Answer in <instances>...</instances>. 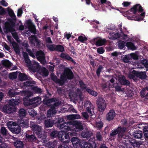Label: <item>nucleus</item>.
<instances>
[{
    "label": "nucleus",
    "instance_id": "63",
    "mask_svg": "<svg viewBox=\"0 0 148 148\" xmlns=\"http://www.w3.org/2000/svg\"><path fill=\"white\" fill-rule=\"evenodd\" d=\"M138 127L140 129L143 130V132L145 131V130H146L145 128H148V125H146L144 124H139L138 126Z\"/></svg>",
    "mask_w": 148,
    "mask_h": 148
},
{
    "label": "nucleus",
    "instance_id": "13",
    "mask_svg": "<svg viewBox=\"0 0 148 148\" xmlns=\"http://www.w3.org/2000/svg\"><path fill=\"white\" fill-rule=\"evenodd\" d=\"M25 139L29 142H36L37 139L35 134L32 131H27L26 133Z\"/></svg>",
    "mask_w": 148,
    "mask_h": 148
},
{
    "label": "nucleus",
    "instance_id": "57",
    "mask_svg": "<svg viewBox=\"0 0 148 148\" xmlns=\"http://www.w3.org/2000/svg\"><path fill=\"white\" fill-rule=\"evenodd\" d=\"M56 45L53 44L47 45V47L51 51H56Z\"/></svg>",
    "mask_w": 148,
    "mask_h": 148
},
{
    "label": "nucleus",
    "instance_id": "14",
    "mask_svg": "<svg viewBox=\"0 0 148 148\" xmlns=\"http://www.w3.org/2000/svg\"><path fill=\"white\" fill-rule=\"evenodd\" d=\"M81 148H96L97 147V144L95 142H90L82 141L80 145Z\"/></svg>",
    "mask_w": 148,
    "mask_h": 148
},
{
    "label": "nucleus",
    "instance_id": "48",
    "mask_svg": "<svg viewBox=\"0 0 148 148\" xmlns=\"http://www.w3.org/2000/svg\"><path fill=\"white\" fill-rule=\"evenodd\" d=\"M127 18L128 19L131 20H134L137 21H140L143 20V19L141 18L140 17H137V16H127Z\"/></svg>",
    "mask_w": 148,
    "mask_h": 148
},
{
    "label": "nucleus",
    "instance_id": "4",
    "mask_svg": "<svg viewBox=\"0 0 148 148\" xmlns=\"http://www.w3.org/2000/svg\"><path fill=\"white\" fill-rule=\"evenodd\" d=\"M36 84L34 81L29 80L24 82L23 84H21V87L24 89L29 90L31 89L33 91L36 93H40L42 92V90L40 88L36 86H34L33 85Z\"/></svg>",
    "mask_w": 148,
    "mask_h": 148
},
{
    "label": "nucleus",
    "instance_id": "36",
    "mask_svg": "<svg viewBox=\"0 0 148 148\" xmlns=\"http://www.w3.org/2000/svg\"><path fill=\"white\" fill-rule=\"evenodd\" d=\"M1 63L3 66L8 67H10L12 65V64L8 60H2L1 61Z\"/></svg>",
    "mask_w": 148,
    "mask_h": 148
},
{
    "label": "nucleus",
    "instance_id": "58",
    "mask_svg": "<svg viewBox=\"0 0 148 148\" xmlns=\"http://www.w3.org/2000/svg\"><path fill=\"white\" fill-rule=\"evenodd\" d=\"M26 51L28 53L29 55L33 58H35V56L34 53L29 49L26 48Z\"/></svg>",
    "mask_w": 148,
    "mask_h": 148
},
{
    "label": "nucleus",
    "instance_id": "49",
    "mask_svg": "<svg viewBox=\"0 0 148 148\" xmlns=\"http://www.w3.org/2000/svg\"><path fill=\"white\" fill-rule=\"evenodd\" d=\"M103 69V67L101 65H99L96 71V73L97 75L99 77L100 75L101 72Z\"/></svg>",
    "mask_w": 148,
    "mask_h": 148
},
{
    "label": "nucleus",
    "instance_id": "40",
    "mask_svg": "<svg viewBox=\"0 0 148 148\" xmlns=\"http://www.w3.org/2000/svg\"><path fill=\"white\" fill-rule=\"evenodd\" d=\"M86 91L88 92L90 95L96 97L98 95V93L96 92L90 88L86 89Z\"/></svg>",
    "mask_w": 148,
    "mask_h": 148
},
{
    "label": "nucleus",
    "instance_id": "39",
    "mask_svg": "<svg viewBox=\"0 0 148 148\" xmlns=\"http://www.w3.org/2000/svg\"><path fill=\"white\" fill-rule=\"evenodd\" d=\"M0 132L3 136H6L8 134L7 130L4 127H1Z\"/></svg>",
    "mask_w": 148,
    "mask_h": 148
},
{
    "label": "nucleus",
    "instance_id": "10",
    "mask_svg": "<svg viewBox=\"0 0 148 148\" xmlns=\"http://www.w3.org/2000/svg\"><path fill=\"white\" fill-rule=\"evenodd\" d=\"M56 125L57 127L61 130H63V129H67L70 127L68 125V122L65 123L64 121V119L63 118L59 117L56 120Z\"/></svg>",
    "mask_w": 148,
    "mask_h": 148
},
{
    "label": "nucleus",
    "instance_id": "32",
    "mask_svg": "<svg viewBox=\"0 0 148 148\" xmlns=\"http://www.w3.org/2000/svg\"><path fill=\"white\" fill-rule=\"evenodd\" d=\"M14 50L16 53H19L20 52L19 46L14 41L12 43Z\"/></svg>",
    "mask_w": 148,
    "mask_h": 148
},
{
    "label": "nucleus",
    "instance_id": "62",
    "mask_svg": "<svg viewBox=\"0 0 148 148\" xmlns=\"http://www.w3.org/2000/svg\"><path fill=\"white\" fill-rule=\"evenodd\" d=\"M68 143H63L59 145L58 148H69V147L67 144Z\"/></svg>",
    "mask_w": 148,
    "mask_h": 148
},
{
    "label": "nucleus",
    "instance_id": "35",
    "mask_svg": "<svg viewBox=\"0 0 148 148\" xmlns=\"http://www.w3.org/2000/svg\"><path fill=\"white\" fill-rule=\"evenodd\" d=\"M4 139L0 134V148H9L8 145L5 143H3Z\"/></svg>",
    "mask_w": 148,
    "mask_h": 148
},
{
    "label": "nucleus",
    "instance_id": "45",
    "mask_svg": "<svg viewBox=\"0 0 148 148\" xmlns=\"http://www.w3.org/2000/svg\"><path fill=\"white\" fill-rule=\"evenodd\" d=\"M123 62L125 63H128L130 62V55H126L123 57H122Z\"/></svg>",
    "mask_w": 148,
    "mask_h": 148
},
{
    "label": "nucleus",
    "instance_id": "18",
    "mask_svg": "<svg viewBox=\"0 0 148 148\" xmlns=\"http://www.w3.org/2000/svg\"><path fill=\"white\" fill-rule=\"evenodd\" d=\"M32 105L34 107H36L40 104L41 102V98L38 96L31 99Z\"/></svg>",
    "mask_w": 148,
    "mask_h": 148
},
{
    "label": "nucleus",
    "instance_id": "43",
    "mask_svg": "<svg viewBox=\"0 0 148 148\" xmlns=\"http://www.w3.org/2000/svg\"><path fill=\"white\" fill-rule=\"evenodd\" d=\"M56 51L58 52H63L64 51V47L61 45H56Z\"/></svg>",
    "mask_w": 148,
    "mask_h": 148
},
{
    "label": "nucleus",
    "instance_id": "17",
    "mask_svg": "<svg viewBox=\"0 0 148 148\" xmlns=\"http://www.w3.org/2000/svg\"><path fill=\"white\" fill-rule=\"evenodd\" d=\"M51 79L56 83L59 84L60 86H62L64 85L62 80L61 79V75L60 76V79H59L54 73L51 74Z\"/></svg>",
    "mask_w": 148,
    "mask_h": 148
},
{
    "label": "nucleus",
    "instance_id": "1",
    "mask_svg": "<svg viewBox=\"0 0 148 148\" xmlns=\"http://www.w3.org/2000/svg\"><path fill=\"white\" fill-rule=\"evenodd\" d=\"M8 12L11 18L8 19V21L4 24V29L5 30V33L14 32L15 31L14 27L15 26L16 21V17L13 10L11 9L8 10Z\"/></svg>",
    "mask_w": 148,
    "mask_h": 148
},
{
    "label": "nucleus",
    "instance_id": "37",
    "mask_svg": "<svg viewBox=\"0 0 148 148\" xmlns=\"http://www.w3.org/2000/svg\"><path fill=\"white\" fill-rule=\"evenodd\" d=\"M126 46L129 49L134 50L136 49V48L134 44L131 42H128L126 43Z\"/></svg>",
    "mask_w": 148,
    "mask_h": 148
},
{
    "label": "nucleus",
    "instance_id": "15",
    "mask_svg": "<svg viewBox=\"0 0 148 148\" xmlns=\"http://www.w3.org/2000/svg\"><path fill=\"white\" fill-rule=\"evenodd\" d=\"M69 124H73L74 125L76 128V130L73 129L71 128V129L75 130V133H76V131H81L83 130V127L82 123L80 122H79L78 121H74L73 122H70Z\"/></svg>",
    "mask_w": 148,
    "mask_h": 148
},
{
    "label": "nucleus",
    "instance_id": "30",
    "mask_svg": "<svg viewBox=\"0 0 148 148\" xmlns=\"http://www.w3.org/2000/svg\"><path fill=\"white\" fill-rule=\"evenodd\" d=\"M92 134L91 131H83L81 134V136L83 138L88 139L90 138Z\"/></svg>",
    "mask_w": 148,
    "mask_h": 148
},
{
    "label": "nucleus",
    "instance_id": "27",
    "mask_svg": "<svg viewBox=\"0 0 148 148\" xmlns=\"http://www.w3.org/2000/svg\"><path fill=\"white\" fill-rule=\"evenodd\" d=\"M135 75H137V77H139L141 79H145L147 77L146 75V71L143 72H138L137 71V73H136Z\"/></svg>",
    "mask_w": 148,
    "mask_h": 148
},
{
    "label": "nucleus",
    "instance_id": "29",
    "mask_svg": "<svg viewBox=\"0 0 148 148\" xmlns=\"http://www.w3.org/2000/svg\"><path fill=\"white\" fill-rule=\"evenodd\" d=\"M134 138L136 139H141L143 137V134L142 131L140 130L135 131L133 133Z\"/></svg>",
    "mask_w": 148,
    "mask_h": 148
},
{
    "label": "nucleus",
    "instance_id": "16",
    "mask_svg": "<svg viewBox=\"0 0 148 148\" xmlns=\"http://www.w3.org/2000/svg\"><path fill=\"white\" fill-rule=\"evenodd\" d=\"M71 141L74 147L77 148L79 146L80 147L81 142L79 138L77 137L72 138L71 139Z\"/></svg>",
    "mask_w": 148,
    "mask_h": 148
},
{
    "label": "nucleus",
    "instance_id": "8",
    "mask_svg": "<svg viewBox=\"0 0 148 148\" xmlns=\"http://www.w3.org/2000/svg\"><path fill=\"white\" fill-rule=\"evenodd\" d=\"M74 77V75L72 71L69 68L64 69L63 74L61 75V78L64 84L67 79H71Z\"/></svg>",
    "mask_w": 148,
    "mask_h": 148
},
{
    "label": "nucleus",
    "instance_id": "19",
    "mask_svg": "<svg viewBox=\"0 0 148 148\" xmlns=\"http://www.w3.org/2000/svg\"><path fill=\"white\" fill-rule=\"evenodd\" d=\"M116 115V113L114 110H110L109 112L107 114L106 119L109 121H110L113 119Z\"/></svg>",
    "mask_w": 148,
    "mask_h": 148
},
{
    "label": "nucleus",
    "instance_id": "41",
    "mask_svg": "<svg viewBox=\"0 0 148 148\" xmlns=\"http://www.w3.org/2000/svg\"><path fill=\"white\" fill-rule=\"evenodd\" d=\"M19 79L21 81H23L27 80L28 79L27 76L25 73H20L18 75Z\"/></svg>",
    "mask_w": 148,
    "mask_h": 148
},
{
    "label": "nucleus",
    "instance_id": "28",
    "mask_svg": "<svg viewBox=\"0 0 148 148\" xmlns=\"http://www.w3.org/2000/svg\"><path fill=\"white\" fill-rule=\"evenodd\" d=\"M10 130L13 134H17L21 132V128L19 125H17L16 127H10Z\"/></svg>",
    "mask_w": 148,
    "mask_h": 148
},
{
    "label": "nucleus",
    "instance_id": "7",
    "mask_svg": "<svg viewBox=\"0 0 148 148\" xmlns=\"http://www.w3.org/2000/svg\"><path fill=\"white\" fill-rule=\"evenodd\" d=\"M30 126L32 130L33 131L34 133V132L39 137H42V139L46 138V136H43V135L42 134L41 126L38 125L36 122H30Z\"/></svg>",
    "mask_w": 148,
    "mask_h": 148
},
{
    "label": "nucleus",
    "instance_id": "3",
    "mask_svg": "<svg viewBox=\"0 0 148 148\" xmlns=\"http://www.w3.org/2000/svg\"><path fill=\"white\" fill-rule=\"evenodd\" d=\"M20 102L19 98L17 99L15 98L12 99L8 102V104L4 105L0 107V109L2 112L6 114H10L14 110L12 107L18 105Z\"/></svg>",
    "mask_w": 148,
    "mask_h": 148
},
{
    "label": "nucleus",
    "instance_id": "38",
    "mask_svg": "<svg viewBox=\"0 0 148 148\" xmlns=\"http://www.w3.org/2000/svg\"><path fill=\"white\" fill-rule=\"evenodd\" d=\"M56 100H57V99L56 98H53L50 99L46 100V102L44 103L47 106H51V103L55 101Z\"/></svg>",
    "mask_w": 148,
    "mask_h": 148
},
{
    "label": "nucleus",
    "instance_id": "47",
    "mask_svg": "<svg viewBox=\"0 0 148 148\" xmlns=\"http://www.w3.org/2000/svg\"><path fill=\"white\" fill-rule=\"evenodd\" d=\"M79 83L80 85V88L82 90H84L87 89V86L86 84H84L82 80H80L79 82Z\"/></svg>",
    "mask_w": 148,
    "mask_h": 148
},
{
    "label": "nucleus",
    "instance_id": "34",
    "mask_svg": "<svg viewBox=\"0 0 148 148\" xmlns=\"http://www.w3.org/2000/svg\"><path fill=\"white\" fill-rule=\"evenodd\" d=\"M26 23L29 29L34 30L35 29V26L33 24L31 20H27Z\"/></svg>",
    "mask_w": 148,
    "mask_h": 148
},
{
    "label": "nucleus",
    "instance_id": "2",
    "mask_svg": "<svg viewBox=\"0 0 148 148\" xmlns=\"http://www.w3.org/2000/svg\"><path fill=\"white\" fill-rule=\"evenodd\" d=\"M61 136L59 134L58 138L63 143H69L70 137L76 135L75 130L71 129V127L67 129H63Z\"/></svg>",
    "mask_w": 148,
    "mask_h": 148
},
{
    "label": "nucleus",
    "instance_id": "64",
    "mask_svg": "<svg viewBox=\"0 0 148 148\" xmlns=\"http://www.w3.org/2000/svg\"><path fill=\"white\" fill-rule=\"evenodd\" d=\"M96 138L97 140L99 141H101L103 138L100 132H97L96 134Z\"/></svg>",
    "mask_w": 148,
    "mask_h": 148
},
{
    "label": "nucleus",
    "instance_id": "31",
    "mask_svg": "<svg viewBox=\"0 0 148 148\" xmlns=\"http://www.w3.org/2000/svg\"><path fill=\"white\" fill-rule=\"evenodd\" d=\"M14 146L16 148H23L24 144L22 141L19 140H17L14 143Z\"/></svg>",
    "mask_w": 148,
    "mask_h": 148
},
{
    "label": "nucleus",
    "instance_id": "25",
    "mask_svg": "<svg viewBox=\"0 0 148 148\" xmlns=\"http://www.w3.org/2000/svg\"><path fill=\"white\" fill-rule=\"evenodd\" d=\"M45 128L52 127L54 124V120L52 119H47L45 121Z\"/></svg>",
    "mask_w": 148,
    "mask_h": 148
},
{
    "label": "nucleus",
    "instance_id": "22",
    "mask_svg": "<svg viewBox=\"0 0 148 148\" xmlns=\"http://www.w3.org/2000/svg\"><path fill=\"white\" fill-rule=\"evenodd\" d=\"M60 57L62 58L71 61L74 64H76V62L67 53H62L60 55Z\"/></svg>",
    "mask_w": 148,
    "mask_h": 148
},
{
    "label": "nucleus",
    "instance_id": "59",
    "mask_svg": "<svg viewBox=\"0 0 148 148\" xmlns=\"http://www.w3.org/2000/svg\"><path fill=\"white\" fill-rule=\"evenodd\" d=\"M87 38L85 36H79L78 38V40L81 42H84V41L87 40Z\"/></svg>",
    "mask_w": 148,
    "mask_h": 148
},
{
    "label": "nucleus",
    "instance_id": "44",
    "mask_svg": "<svg viewBox=\"0 0 148 148\" xmlns=\"http://www.w3.org/2000/svg\"><path fill=\"white\" fill-rule=\"evenodd\" d=\"M19 115L20 117H23L26 115L25 110L23 108L21 109L19 111Z\"/></svg>",
    "mask_w": 148,
    "mask_h": 148
},
{
    "label": "nucleus",
    "instance_id": "51",
    "mask_svg": "<svg viewBox=\"0 0 148 148\" xmlns=\"http://www.w3.org/2000/svg\"><path fill=\"white\" fill-rule=\"evenodd\" d=\"M136 73H137V71L133 70L132 73L129 75V77L131 79H134L136 77V76L137 77V75L135 74Z\"/></svg>",
    "mask_w": 148,
    "mask_h": 148
},
{
    "label": "nucleus",
    "instance_id": "56",
    "mask_svg": "<svg viewBox=\"0 0 148 148\" xmlns=\"http://www.w3.org/2000/svg\"><path fill=\"white\" fill-rule=\"evenodd\" d=\"M103 123L102 121H100L98 122H97L96 123V127L99 129H101L103 127Z\"/></svg>",
    "mask_w": 148,
    "mask_h": 148
},
{
    "label": "nucleus",
    "instance_id": "20",
    "mask_svg": "<svg viewBox=\"0 0 148 148\" xmlns=\"http://www.w3.org/2000/svg\"><path fill=\"white\" fill-rule=\"evenodd\" d=\"M94 43L96 46H101L104 45L106 43V41L105 39H102L99 38L97 39L96 38L93 39Z\"/></svg>",
    "mask_w": 148,
    "mask_h": 148
},
{
    "label": "nucleus",
    "instance_id": "46",
    "mask_svg": "<svg viewBox=\"0 0 148 148\" xmlns=\"http://www.w3.org/2000/svg\"><path fill=\"white\" fill-rule=\"evenodd\" d=\"M8 125L9 129H10V127H16L17 125H19L17 123L13 121L9 122H8Z\"/></svg>",
    "mask_w": 148,
    "mask_h": 148
},
{
    "label": "nucleus",
    "instance_id": "54",
    "mask_svg": "<svg viewBox=\"0 0 148 148\" xmlns=\"http://www.w3.org/2000/svg\"><path fill=\"white\" fill-rule=\"evenodd\" d=\"M138 5H135L132 8H131L130 9V11L132 12L134 14H135L138 11L137 6Z\"/></svg>",
    "mask_w": 148,
    "mask_h": 148
},
{
    "label": "nucleus",
    "instance_id": "9",
    "mask_svg": "<svg viewBox=\"0 0 148 148\" xmlns=\"http://www.w3.org/2000/svg\"><path fill=\"white\" fill-rule=\"evenodd\" d=\"M84 106L86 108V109L88 113L91 118L94 119L96 117L95 113L94 112V106L92 105L90 101H88L85 102Z\"/></svg>",
    "mask_w": 148,
    "mask_h": 148
},
{
    "label": "nucleus",
    "instance_id": "33",
    "mask_svg": "<svg viewBox=\"0 0 148 148\" xmlns=\"http://www.w3.org/2000/svg\"><path fill=\"white\" fill-rule=\"evenodd\" d=\"M56 113V109L54 107L51 106L50 108L47 111V115L48 117H50L52 115Z\"/></svg>",
    "mask_w": 148,
    "mask_h": 148
},
{
    "label": "nucleus",
    "instance_id": "24",
    "mask_svg": "<svg viewBox=\"0 0 148 148\" xmlns=\"http://www.w3.org/2000/svg\"><path fill=\"white\" fill-rule=\"evenodd\" d=\"M119 81L120 84L123 85L129 86L130 84V81L127 80L123 75L119 78Z\"/></svg>",
    "mask_w": 148,
    "mask_h": 148
},
{
    "label": "nucleus",
    "instance_id": "50",
    "mask_svg": "<svg viewBox=\"0 0 148 148\" xmlns=\"http://www.w3.org/2000/svg\"><path fill=\"white\" fill-rule=\"evenodd\" d=\"M113 87L115 88V91H116L120 92L123 91L121 88V86H119L117 84H114Z\"/></svg>",
    "mask_w": 148,
    "mask_h": 148
},
{
    "label": "nucleus",
    "instance_id": "53",
    "mask_svg": "<svg viewBox=\"0 0 148 148\" xmlns=\"http://www.w3.org/2000/svg\"><path fill=\"white\" fill-rule=\"evenodd\" d=\"M9 77L11 79H14L17 77V74L15 72L10 73L9 75Z\"/></svg>",
    "mask_w": 148,
    "mask_h": 148
},
{
    "label": "nucleus",
    "instance_id": "23",
    "mask_svg": "<svg viewBox=\"0 0 148 148\" xmlns=\"http://www.w3.org/2000/svg\"><path fill=\"white\" fill-rule=\"evenodd\" d=\"M40 68V66L38 62L35 61L33 62V64L30 65L29 67V69L33 72L38 71Z\"/></svg>",
    "mask_w": 148,
    "mask_h": 148
},
{
    "label": "nucleus",
    "instance_id": "6",
    "mask_svg": "<svg viewBox=\"0 0 148 148\" xmlns=\"http://www.w3.org/2000/svg\"><path fill=\"white\" fill-rule=\"evenodd\" d=\"M21 93L23 95L25 96L23 98V104L25 106H28L32 105L31 99L29 97L32 95V93L28 90H22L21 91Z\"/></svg>",
    "mask_w": 148,
    "mask_h": 148
},
{
    "label": "nucleus",
    "instance_id": "11",
    "mask_svg": "<svg viewBox=\"0 0 148 148\" xmlns=\"http://www.w3.org/2000/svg\"><path fill=\"white\" fill-rule=\"evenodd\" d=\"M96 101L99 110L100 112H103L106 108L104 99L102 97H99Z\"/></svg>",
    "mask_w": 148,
    "mask_h": 148
},
{
    "label": "nucleus",
    "instance_id": "5",
    "mask_svg": "<svg viewBox=\"0 0 148 148\" xmlns=\"http://www.w3.org/2000/svg\"><path fill=\"white\" fill-rule=\"evenodd\" d=\"M126 130L125 127H118L116 129L112 131L111 133L110 134V138H113L117 134L119 138H122L124 135Z\"/></svg>",
    "mask_w": 148,
    "mask_h": 148
},
{
    "label": "nucleus",
    "instance_id": "12",
    "mask_svg": "<svg viewBox=\"0 0 148 148\" xmlns=\"http://www.w3.org/2000/svg\"><path fill=\"white\" fill-rule=\"evenodd\" d=\"M36 56L37 60L42 64H45L46 62L45 54L42 51H37L36 54Z\"/></svg>",
    "mask_w": 148,
    "mask_h": 148
},
{
    "label": "nucleus",
    "instance_id": "42",
    "mask_svg": "<svg viewBox=\"0 0 148 148\" xmlns=\"http://www.w3.org/2000/svg\"><path fill=\"white\" fill-rule=\"evenodd\" d=\"M37 38L36 36L32 35L29 39L30 43L34 45L37 42Z\"/></svg>",
    "mask_w": 148,
    "mask_h": 148
},
{
    "label": "nucleus",
    "instance_id": "61",
    "mask_svg": "<svg viewBox=\"0 0 148 148\" xmlns=\"http://www.w3.org/2000/svg\"><path fill=\"white\" fill-rule=\"evenodd\" d=\"M141 64L146 68H148V60L146 59H144L142 60Z\"/></svg>",
    "mask_w": 148,
    "mask_h": 148
},
{
    "label": "nucleus",
    "instance_id": "52",
    "mask_svg": "<svg viewBox=\"0 0 148 148\" xmlns=\"http://www.w3.org/2000/svg\"><path fill=\"white\" fill-rule=\"evenodd\" d=\"M111 36L113 37L114 39H117L120 37V34L118 32L112 33L111 34Z\"/></svg>",
    "mask_w": 148,
    "mask_h": 148
},
{
    "label": "nucleus",
    "instance_id": "55",
    "mask_svg": "<svg viewBox=\"0 0 148 148\" xmlns=\"http://www.w3.org/2000/svg\"><path fill=\"white\" fill-rule=\"evenodd\" d=\"M130 56V59L131 58H132L134 60H138V56L135 53H131Z\"/></svg>",
    "mask_w": 148,
    "mask_h": 148
},
{
    "label": "nucleus",
    "instance_id": "60",
    "mask_svg": "<svg viewBox=\"0 0 148 148\" xmlns=\"http://www.w3.org/2000/svg\"><path fill=\"white\" fill-rule=\"evenodd\" d=\"M54 102V103L51 104V106L54 107L55 109H56V108L58 107L60 105V103L57 99Z\"/></svg>",
    "mask_w": 148,
    "mask_h": 148
},
{
    "label": "nucleus",
    "instance_id": "21",
    "mask_svg": "<svg viewBox=\"0 0 148 148\" xmlns=\"http://www.w3.org/2000/svg\"><path fill=\"white\" fill-rule=\"evenodd\" d=\"M129 140L131 145L134 148L138 147L142 144L140 141L136 140L132 138H129Z\"/></svg>",
    "mask_w": 148,
    "mask_h": 148
},
{
    "label": "nucleus",
    "instance_id": "26",
    "mask_svg": "<svg viewBox=\"0 0 148 148\" xmlns=\"http://www.w3.org/2000/svg\"><path fill=\"white\" fill-rule=\"evenodd\" d=\"M61 133L62 132H59L56 130L53 129L50 131V136L51 138H54L58 137L59 134L60 136H61Z\"/></svg>",
    "mask_w": 148,
    "mask_h": 148
}]
</instances>
